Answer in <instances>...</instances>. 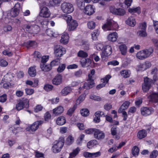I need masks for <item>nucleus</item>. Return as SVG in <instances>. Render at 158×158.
<instances>
[{"mask_svg":"<svg viewBox=\"0 0 158 158\" xmlns=\"http://www.w3.org/2000/svg\"><path fill=\"white\" fill-rule=\"evenodd\" d=\"M130 103L128 101H126L120 106L118 110L119 113H121L123 111L127 109L130 105Z\"/></svg>","mask_w":158,"mask_h":158,"instance_id":"nucleus-27","label":"nucleus"},{"mask_svg":"<svg viewBox=\"0 0 158 158\" xmlns=\"http://www.w3.org/2000/svg\"><path fill=\"white\" fill-rule=\"evenodd\" d=\"M64 138L60 137L58 140L54 142L52 148L53 151L54 153H58L61 150L64 144Z\"/></svg>","mask_w":158,"mask_h":158,"instance_id":"nucleus-4","label":"nucleus"},{"mask_svg":"<svg viewBox=\"0 0 158 158\" xmlns=\"http://www.w3.org/2000/svg\"><path fill=\"white\" fill-rule=\"evenodd\" d=\"M94 135V138L98 140L103 139L105 136V134L102 131L97 129L95 130Z\"/></svg>","mask_w":158,"mask_h":158,"instance_id":"nucleus-15","label":"nucleus"},{"mask_svg":"<svg viewBox=\"0 0 158 158\" xmlns=\"http://www.w3.org/2000/svg\"><path fill=\"white\" fill-rule=\"evenodd\" d=\"M65 68V65L64 64L60 65L57 68V71L59 73H61L63 72Z\"/></svg>","mask_w":158,"mask_h":158,"instance_id":"nucleus-55","label":"nucleus"},{"mask_svg":"<svg viewBox=\"0 0 158 158\" xmlns=\"http://www.w3.org/2000/svg\"><path fill=\"white\" fill-rule=\"evenodd\" d=\"M28 73L29 75L32 77L35 76L36 74V71L35 68L31 67L28 69Z\"/></svg>","mask_w":158,"mask_h":158,"instance_id":"nucleus-36","label":"nucleus"},{"mask_svg":"<svg viewBox=\"0 0 158 158\" xmlns=\"http://www.w3.org/2000/svg\"><path fill=\"white\" fill-rule=\"evenodd\" d=\"M69 38V36L68 33L66 32H64L61 36L60 42L64 44H66L68 42Z\"/></svg>","mask_w":158,"mask_h":158,"instance_id":"nucleus-24","label":"nucleus"},{"mask_svg":"<svg viewBox=\"0 0 158 158\" xmlns=\"http://www.w3.org/2000/svg\"><path fill=\"white\" fill-rule=\"evenodd\" d=\"M97 142L96 140H92L88 142L87 144V147L89 149L92 148L95 145L97 144Z\"/></svg>","mask_w":158,"mask_h":158,"instance_id":"nucleus-39","label":"nucleus"},{"mask_svg":"<svg viewBox=\"0 0 158 158\" xmlns=\"http://www.w3.org/2000/svg\"><path fill=\"white\" fill-rule=\"evenodd\" d=\"M23 28L24 31L31 34H36L40 30V27L36 25L25 24L23 25Z\"/></svg>","mask_w":158,"mask_h":158,"instance_id":"nucleus-3","label":"nucleus"},{"mask_svg":"<svg viewBox=\"0 0 158 158\" xmlns=\"http://www.w3.org/2000/svg\"><path fill=\"white\" fill-rule=\"evenodd\" d=\"M29 106V100L27 98H23L16 104V108L18 110H20L24 107L27 108Z\"/></svg>","mask_w":158,"mask_h":158,"instance_id":"nucleus-9","label":"nucleus"},{"mask_svg":"<svg viewBox=\"0 0 158 158\" xmlns=\"http://www.w3.org/2000/svg\"><path fill=\"white\" fill-rule=\"evenodd\" d=\"M66 120L64 117L60 116L57 118L56 123L58 125H62L66 123Z\"/></svg>","mask_w":158,"mask_h":158,"instance_id":"nucleus-31","label":"nucleus"},{"mask_svg":"<svg viewBox=\"0 0 158 158\" xmlns=\"http://www.w3.org/2000/svg\"><path fill=\"white\" fill-rule=\"evenodd\" d=\"M146 23L145 22L141 23L139 25V30L138 31L137 33L139 35L142 36H146L147 34L146 31Z\"/></svg>","mask_w":158,"mask_h":158,"instance_id":"nucleus-12","label":"nucleus"},{"mask_svg":"<svg viewBox=\"0 0 158 158\" xmlns=\"http://www.w3.org/2000/svg\"><path fill=\"white\" fill-rule=\"evenodd\" d=\"M148 97L150 98L152 102L158 104V93H153L150 94Z\"/></svg>","mask_w":158,"mask_h":158,"instance_id":"nucleus-25","label":"nucleus"},{"mask_svg":"<svg viewBox=\"0 0 158 158\" xmlns=\"http://www.w3.org/2000/svg\"><path fill=\"white\" fill-rule=\"evenodd\" d=\"M128 11L131 13H136L138 14H139L141 12L140 8L139 7L129 8L128 9Z\"/></svg>","mask_w":158,"mask_h":158,"instance_id":"nucleus-34","label":"nucleus"},{"mask_svg":"<svg viewBox=\"0 0 158 158\" xmlns=\"http://www.w3.org/2000/svg\"><path fill=\"white\" fill-rule=\"evenodd\" d=\"M40 67L42 70L45 72H48L51 70L52 67L50 64L46 65L45 64H41Z\"/></svg>","mask_w":158,"mask_h":158,"instance_id":"nucleus-29","label":"nucleus"},{"mask_svg":"<svg viewBox=\"0 0 158 158\" xmlns=\"http://www.w3.org/2000/svg\"><path fill=\"white\" fill-rule=\"evenodd\" d=\"M112 48L109 45H106L104 48V50L101 54L102 60H104L107 59V57L110 56L112 53Z\"/></svg>","mask_w":158,"mask_h":158,"instance_id":"nucleus-10","label":"nucleus"},{"mask_svg":"<svg viewBox=\"0 0 158 158\" xmlns=\"http://www.w3.org/2000/svg\"><path fill=\"white\" fill-rule=\"evenodd\" d=\"M77 55L79 57L85 58L88 56V54L86 52L80 50L78 52Z\"/></svg>","mask_w":158,"mask_h":158,"instance_id":"nucleus-38","label":"nucleus"},{"mask_svg":"<svg viewBox=\"0 0 158 158\" xmlns=\"http://www.w3.org/2000/svg\"><path fill=\"white\" fill-rule=\"evenodd\" d=\"M34 56L35 57L37 58L38 59H41L42 56L40 53L38 51H35L34 53Z\"/></svg>","mask_w":158,"mask_h":158,"instance_id":"nucleus-64","label":"nucleus"},{"mask_svg":"<svg viewBox=\"0 0 158 158\" xmlns=\"http://www.w3.org/2000/svg\"><path fill=\"white\" fill-rule=\"evenodd\" d=\"M140 111L143 115L147 116L152 114L154 112V110L152 107H143L141 108Z\"/></svg>","mask_w":158,"mask_h":158,"instance_id":"nucleus-11","label":"nucleus"},{"mask_svg":"<svg viewBox=\"0 0 158 158\" xmlns=\"http://www.w3.org/2000/svg\"><path fill=\"white\" fill-rule=\"evenodd\" d=\"M13 77V74L10 73L5 75L2 79L6 81L5 82H10L12 80Z\"/></svg>","mask_w":158,"mask_h":158,"instance_id":"nucleus-28","label":"nucleus"},{"mask_svg":"<svg viewBox=\"0 0 158 158\" xmlns=\"http://www.w3.org/2000/svg\"><path fill=\"white\" fill-rule=\"evenodd\" d=\"M74 142V139L71 136L69 135L67 138L66 143L69 145H71Z\"/></svg>","mask_w":158,"mask_h":158,"instance_id":"nucleus-44","label":"nucleus"},{"mask_svg":"<svg viewBox=\"0 0 158 158\" xmlns=\"http://www.w3.org/2000/svg\"><path fill=\"white\" fill-rule=\"evenodd\" d=\"M139 71H143L147 69L144 63L143 64H140L138 65Z\"/></svg>","mask_w":158,"mask_h":158,"instance_id":"nucleus-54","label":"nucleus"},{"mask_svg":"<svg viewBox=\"0 0 158 158\" xmlns=\"http://www.w3.org/2000/svg\"><path fill=\"white\" fill-rule=\"evenodd\" d=\"M96 129L95 128H89V129L86 130L85 131V132L88 134H94L95 131Z\"/></svg>","mask_w":158,"mask_h":158,"instance_id":"nucleus-59","label":"nucleus"},{"mask_svg":"<svg viewBox=\"0 0 158 158\" xmlns=\"http://www.w3.org/2000/svg\"><path fill=\"white\" fill-rule=\"evenodd\" d=\"M76 109V106H74L73 107L70 108L67 112V114L70 116L72 115L75 110Z\"/></svg>","mask_w":158,"mask_h":158,"instance_id":"nucleus-52","label":"nucleus"},{"mask_svg":"<svg viewBox=\"0 0 158 158\" xmlns=\"http://www.w3.org/2000/svg\"><path fill=\"white\" fill-rule=\"evenodd\" d=\"M80 150L79 148H77L72 152L70 153L69 158H73L75 157L78 153Z\"/></svg>","mask_w":158,"mask_h":158,"instance_id":"nucleus-37","label":"nucleus"},{"mask_svg":"<svg viewBox=\"0 0 158 158\" xmlns=\"http://www.w3.org/2000/svg\"><path fill=\"white\" fill-rule=\"evenodd\" d=\"M25 91L27 94L31 95L33 93L34 90L32 89L26 88L25 89Z\"/></svg>","mask_w":158,"mask_h":158,"instance_id":"nucleus-63","label":"nucleus"},{"mask_svg":"<svg viewBox=\"0 0 158 158\" xmlns=\"http://www.w3.org/2000/svg\"><path fill=\"white\" fill-rule=\"evenodd\" d=\"M46 33L47 35L49 36H54V33L50 29H47L46 31Z\"/></svg>","mask_w":158,"mask_h":158,"instance_id":"nucleus-62","label":"nucleus"},{"mask_svg":"<svg viewBox=\"0 0 158 158\" xmlns=\"http://www.w3.org/2000/svg\"><path fill=\"white\" fill-rule=\"evenodd\" d=\"M81 66L83 67L89 66L91 63V60L89 58H82L80 60Z\"/></svg>","mask_w":158,"mask_h":158,"instance_id":"nucleus-19","label":"nucleus"},{"mask_svg":"<svg viewBox=\"0 0 158 158\" xmlns=\"http://www.w3.org/2000/svg\"><path fill=\"white\" fill-rule=\"evenodd\" d=\"M72 88L71 87H65L62 89L60 94L62 95L65 96L69 94L72 92Z\"/></svg>","mask_w":158,"mask_h":158,"instance_id":"nucleus-21","label":"nucleus"},{"mask_svg":"<svg viewBox=\"0 0 158 158\" xmlns=\"http://www.w3.org/2000/svg\"><path fill=\"white\" fill-rule=\"evenodd\" d=\"M120 50L122 55H125L127 53V48L125 44H122L119 46Z\"/></svg>","mask_w":158,"mask_h":158,"instance_id":"nucleus-32","label":"nucleus"},{"mask_svg":"<svg viewBox=\"0 0 158 158\" xmlns=\"http://www.w3.org/2000/svg\"><path fill=\"white\" fill-rule=\"evenodd\" d=\"M27 47H32L35 48L36 46L37 43L33 41H29L27 42Z\"/></svg>","mask_w":158,"mask_h":158,"instance_id":"nucleus-41","label":"nucleus"},{"mask_svg":"<svg viewBox=\"0 0 158 158\" xmlns=\"http://www.w3.org/2000/svg\"><path fill=\"white\" fill-rule=\"evenodd\" d=\"M62 11L64 13H70L74 10V8L72 4L69 3L64 2L61 5Z\"/></svg>","mask_w":158,"mask_h":158,"instance_id":"nucleus-8","label":"nucleus"},{"mask_svg":"<svg viewBox=\"0 0 158 158\" xmlns=\"http://www.w3.org/2000/svg\"><path fill=\"white\" fill-rule=\"evenodd\" d=\"M99 34V31L98 30H94L92 33V39L93 40H97Z\"/></svg>","mask_w":158,"mask_h":158,"instance_id":"nucleus-35","label":"nucleus"},{"mask_svg":"<svg viewBox=\"0 0 158 158\" xmlns=\"http://www.w3.org/2000/svg\"><path fill=\"white\" fill-rule=\"evenodd\" d=\"M53 88V86L49 84H47L45 85L44 89L47 91H49L52 90Z\"/></svg>","mask_w":158,"mask_h":158,"instance_id":"nucleus-53","label":"nucleus"},{"mask_svg":"<svg viewBox=\"0 0 158 158\" xmlns=\"http://www.w3.org/2000/svg\"><path fill=\"white\" fill-rule=\"evenodd\" d=\"M94 81L93 80H89L88 79L87 81L84 83L82 87L79 88L80 90L85 89H89L93 87L94 85Z\"/></svg>","mask_w":158,"mask_h":158,"instance_id":"nucleus-16","label":"nucleus"},{"mask_svg":"<svg viewBox=\"0 0 158 158\" xmlns=\"http://www.w3.org/2000/svg\"><path fill=\"white\" fill-rule=\"evenodd\" d=\"M62 76L60 74H58L52 80V83L56 85H60L62 82Z\"/></svg>","mask_w":158,"mask_h":158,"instance_id":"nucleus-18","label":"nucleus"},{"mask_svg":"<svg viewBox=\"0 0 158 158\" xmlns=\"http://www.w3.org/2000/svg\"><path fill=\"white\" fill-rule=\"evenodd\" d=\"M41 5L40 6V9L39 15L40 16L44 18H48L50 16V13L48 9L44 6L41 8Z\"/></svg>","mask_w":158,"mask_h":158,"instance_id":"nucleus-13","label":"nucleus"},{"mask_svg":"<svg viewBox=\"0 0 158 158\" xmlns=\"http://www.w3.org/2000/svg\"><path fill=\"white\" fill-rule=\"evenodd\" d=\"M90 98L97 101H100L102 100L100 96L94 95L91 96Z\"/></svg>","mask_w":158,"mask_h":158,"instance_id":"nucleus-56","label":"nucleus"},{"mask_svg":"<svg viewBox=\"0 0 158 158\" xmlns=\"http://www.w3.org/2000/svg\"><path fill=\"white\" fill-rule=\"evenodd\" d=\"M89 28L91 29H94L96 26L95 23L93 21H89L87 24Z\"/></svg>","mask_w":158,"mask_h":158,"instance_id":"nucleus-45","label":"nucleus"},{"mask_svg":"<svg viewBox=\"0 0 158 158\" xmlns=\"http://www.w3.org/2000/svg\"><path fill=\"white\" fill-rule=\"evenodd\" d=\"M60 59L57 58L52 61L50 64L52 67L58 65L60 63Z\"/></svg>","mask_w":158,"mask_h":158,"instance_id":"nucleus-43","label":"nucleus"},{"mask_svg":"<svg viewBox=\"0 0 158 158\" xmlns=\"http://www.w3.org/2000/svg\"><path fill=\"white\" fill-rule=\"evenodd\" d=\"M139 151L138 148L136 146L134 147L132 150V153L134 156L138 155Z\"/></svg>","mask_w":158,"mask_h":158,"instance_id":"nucleus-49","label":"nucleus"},{"mask_svg":"<svg viewBox=\"0 0 158 158\" xmlns=\"http://www.w3.org/2000/svg\"><path fill=\"white\" fill-rule=\"evenodd\" d=\"M158 155V151L156 150H153L151 152L150 155V158H156Z\"/></svg>","mask_w":158,"mask_h":158,"instance_id":"nucleus-51","label":"nucleus"},{"mask_svg":"<svg viewBox=\"0 0 158 158\" xmlns=\"http://www.w3.org/2000/svg\"><path fill=\"white\" fill-rule=\"evenodd\" d=\"M94 12V8L93 6L89 5L86 6L85 8V13L88 15H91Z\"/></svg>","mask_w":158,"mask_h":158,"instance_id":"nucleus-20","label":"nucleus"},{"mask_svg":"<svg viewBox=\"0 0 158 158\" xmlns=\"http://www.w3.org/2000/svg\"><path fill=\"white\" fill-rule=\"evenodd\" d=\"M3 54L4 55H7L8 56H11L12 55V53L11 51L5 50L2 52Z\"/></svg>","mask_w":158,"mask_h":158,"instance_id":"nucleus-60","label":"nucleus"},{"mask_svg":"<svg viewBox=\"0 0 158 158\" xmlns=\"http://www.w3.org/2000/svg\"><path fill=\"white\" fill-rule=\"evenodd\" d=\"M153 83V80L147 77L144 78V82L142 85V88L143 92H147L150 88L152 84Z\"/></svg>","mask_w":158,"mask_h":158,"instance_id":"nucleus-7","label":"nucleus"},{"mask_svg":"<svg viewBox=\"0 0 158 158\" xmlns=\"http://www.w3.org/2000/svg\"><path fill=\"white\" fill-rule=\"evenodd\" d=\"M153 49L152 48L141 50L137 52L136 54L137 58L142 60L148 57L152 53Z\"/></svg>","mask_w":158,"mask_h":158,"instance_id":"nucleus-5","label":"nucleus"},{"mask_svg":"<svg viewBox=\"0 0 158 158\" xmlns=\"http://www.w3.org/2000/svg\"><path fill=\"white\" fill-rule=\"evenodd\" d=\"M147 135L146 131L145 130H142L139 131L138 133L137 136L140 139L145 137Z\"/></svg>","mask_w":158,"mask_h":158,"instance_id":"nucleus-30","label":"nucleus"},{"mask_svg":"<svg viewBox=\"0 0 158 158\" xmlns=\"http://www.w3.org/2000/svg\"><path fill=\"white\" fill-rule=\"evenodd\" d=\"M38 127L35 123V122L33 123L30 127V130L32 131H35L38 128Z\"/></svg>","mask_w":158,"mask_h":158,"instance_id":"nucleus-57","label":"nucleus"},{"mask_svg":"<svg viewBox=\"0 0 158 158\" xmlns=\"http://www.w3.org/2000/svg\"><path fill=\"white\" fill-rule=\"evenodd\" d=\"M130 73L127 70H124L120 72V74L123 77L127 78L130 76Z\"/></svg>","mask_w":158,"mask_h":158,"instance_id":"nucleus-42","label":"nucleus"},{"mask_svg":"<svg viewBox=\"0 0 158 158\" xmlns=\"http://www.w3.org/2000/svg\"><path fill=\"white\" fill-rule=\"evenodd\" d=\"M111 77V76L110 75H108L104 78L102 79L101 81L102 83L96 86V88L98 89H99L105 86L106 84L108 82L109 80Z\"/></svg>","mask_w":158,"mask_h":158,"instance_id":"nucleus-14","label":"nucleus"},{"mask_svg":"<svg viewBox=\"0 0 158 158\" xmlns=\"http://www.w3.org/2000/svg\"><path fill=\"white\" fill-rule=\"evenodd\" d=\"M64 18L67 23L69 31H73L76 28L78 23L76 20L72 19L71 16L65 15Z\"/></svg>","mask_w":158,"mask_h":158,"instance_id":"nucleus-2","label":"nucleus"},{"mask_svg":"<svg viewBox=\"0 0 158 158\" xmlns=\"http://www.w3.org/2000/svg\"><path fill=\"white\" fill-rule=\"evenodd\" d=\"M8 64V63L5 60L3 59H0V65L3 66L5 67Z\"/></svg>","mask_w":158,"mask_h":158,"instance_id":"nucleus-61","label":"nucleus"},{"mask_svg":"<svg viewBox=\"0 0 158 158\" xmlns=\"http://www.w3.org/2000/svg\"><path fill=\"white\" fill-rule=\"evenodd\" d=\"M77 4L78 7L80 9H83L85 8V2L82 0H77Z\"/></svg>","mask_w":158,"mask_h":158,"instance_id":"nucleus-40","label":"nucleus"},{"mask_svg":"<svg viewBox=\"0 0 158 158\" xmlns=\"http://www.w3.org/2000/svg\"><path fill=\"white\" fill-rule=\"evenodd\" d=\"M110 11L113 14L120 16L123 15L125 13V10L122 8L111 9H110Z\"/></svg>","mask_w":158,"mask_h":158,"instance_id":"nucleus-17","label":"nucleus"},{"mask_svg":"<svg viewBox=\"0 0 158 158\" xmlns=\"http://www.w3.org/2000/svg\"><path fill=\"white\" fill-rule=\"evenodd\" d=\"M80 112L82 115L85 117L87 116L89 114V111L87 109H82Z\"/></svg>","mask_w":158,"mask_h":158,"instance_id":"nucleus-47","label":"nucleus"},{"mask_svg":"<svg viewBox=\"0 0 158 158\" xmlns=\"http://www.w3.org/2000/svg\"><path fill=\"white\" fill-rule=\"evenodd\" d=\"M126 23L131 27H134L136 24L135 19L133 16H131L126 21Z\"/></svg>","mask_w":158,"mask_h":158,"instance_id":"nucleus-26","label":"nucleus"},{"mask_svg":"<svg viewBox=\"0 0 158 158\" xmlns=\"http://www.w3.org/2000/svg\"><path fill=\"white\" fill-rule=\"evenodd\" d=\"M6 81H4L3 79L2 80L1 84L3 85V87L6 89L8 88L10 85V82H5Z\"/></svg>","mask_w":158,"mask_h":158,"instance_id":"nucleus-50","label":"nucleus"},{"mask_svg":"<svg viewBox=\"0 0 158 158\" xmlns=\"http://www.w3.org/2000/svg\"><path fill=\"white\" fill-rule=\"evenodd\" d=\"M117 23L112 19H108L106 23L102 27V28L105 31L117 30L118 29Z\"/></svg>","mask_w":158,"mask_h":158,"instance_id":"nucleus-1","label":"nucleus"},{"mask_svg":"<svg viewBox=\"0 0 158 158\" xmlns=\"http://www.w3.org/2000/svg\"><path fill=\"white\" fill-rule=\"evenodd\" d=\"M64 110L63 106H59L53 110V113L56 115L60 114L62 113Z\"/></svg>","mask_w":158,"mask_h":158,"instance_id":"nucleus-23","label":"nucleus"},{"mask_svg":"<svg viewBox=\"0 0 158 158\" xmlns=\"http://www.w3.org/2000/svg\"><path fill=\"white\" fill-rule=\"evenodd\" d=\"M85 94H81L77 100L76 103L77 104H80L85 99Z\"/></svg>","mask_w":158,"mask_h":158,"instance_id":"nucleus-48","label":"nucleus"},{"mask_svg":"<svg viewBox=\"0 0 158 158\" xmlns=\"http://www.w3.org/2000/svg\"><path fill=\"white\" fill-rule=\"evenodd\" d=\"M7 99V95L6 94H4L0 96V102H5Z\"/></svg>","mask_w":158,"mask_h":158,"instance_id":"nucleus-58","label":"nucleus"},{"mask_svg":"<svg viewBox=\"0 0 158 158\" xmlns=\"http://www.w3.org/2000/svg\"><path fill=\"white\" fill-rule=\"evenodd\" d=\"M118 37L117 33L116 32H114L110 33L108 36L109 40L112 42L116 41Z\"/></svg>","mask_w":158,"mask_h":158,"instance_id":"nucleus-22","label":"nucleus"},{"mask_svg":"<svg viewBox=\"0 0 158 158\" xmlns=\"http://www.w3.org/2000/svg\"><path fill=\"white\" fill-rule=\"evenodd\" d=\"M54 53L55 56L60 58L66 52V50L62 46L56 45L54 47Z\"/></svg>","mask_w":158,"mask_h":158,"instance_id":"nucleus-6","label":"nucleus"},{"mask_svg":"<svg viewBox=\"0 0 158 158\" xmlns=\"http://www.w3.org/2000/svg\"><path fill=\"white\" fill-rule=\"evenodd\" d=\"M95 70L94 69H93L91 70L90 73L88 74V79L89 80H94V75L95 74Z\"/></svg>","mask_w":158,"mask_h":158,"instance_id":"nucleus-46","label":"nucleus"},{"mask_svg":"<svg viewBox=\"0 0 158 158\" xmlns=\"http://www.w3.org/2000/svg\"><path fill=\"white\" fill-rule=\"evenodd\" d=\"M19 13V10L12 8L10 10V12L7 14V15L8 16L10 15L11 17H15L18 15Z\"/></svg>","mask_w":158,"mask_h":158,"instance_id":"nucleus-33","label":"nucleus"}]
</instances>
